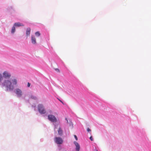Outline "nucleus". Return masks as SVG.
Masks as SVG:
<instances>
[{
  "mask_svg": "<svg viewBox=\"0 0 151 151\" xmlns=\"http://www.w3.org/2000/svg\"><path fill=\"white\" fill-rule=\"evenodd\" d=\"M31 29L30 28H27V29L26 31V34L27 36H29V35Z\"/></svg>",
  "mask_w": 151,
  "mask_h": 151,
  "instance_id": "obj_10",
  "label": "nucleus"
},
{
  "mask_svg": "<svg viewBox=\"0 0 151 151\" xmlns=\"http://www.w3.org/2000/svg\"><path fill=\"white\" fill-rule=\"evenodd\" d=\"M17 81L16 79L12 80L6 79L1 83L2 87H5L7 91H12L14 88V85L17 84Z\"/></svg>",
  "mask_w": 151,
  "mask_h": 151,
  "instance_id": "obj_1",
  "label": "nucleus"
},
{
  "mask_svg": "<svg viewBox=\"0 0 151 151\" xmlns=\"http://www.w3.org/2000/svg\"><path fill=\"white\" fill-rule=\"evenodd\" d=\"M15 31V27L14 25L12 27V30H11V32L12 33H14Z\"/></svg>",
  "mask_w": 151,
  "mask_h": 151,
  "instance_id": "obj_12",
  "label": "nucleus"
},
{
  "mask_svg": "<svg viewBox=\"0 0 151 151\" xmlns=\"http://www.w3.org/2000/svg\"><path fill=\"white\" fill-rule=\"evenodd\" d=\"M74 143L75 144L76 146V151H79L80 150V147L79 144L76 141H74Z\"/></svg>",
  "mask_w": 151,
  "mask_h": 151,
  "instance_id": "obj_7",
  "label": "nucleus"
},
{
  "mask_svg": "<svg viewBox=\"0 0 151 151\" xmlns=\"http://www.w3.org/2000/svg\"><path fill=\"white\" fill-rule=\"evenodd\" d=\"M54 141L56 143L59 145L62 144L63 142V140L60 137H55V138Z\"/></svg>",
  "mask_w": 151,
  "mask_h": 151,
  "instance_id": "obj_2",
  "label": "nucleus"
},
{
  "mask_svg": "<svg viewBox=\"0 0 151 151\" xmlns=\"http://www.w3.org/2000/svg\"><path fill=\"white\" fill-rule=\"evenodd\" d=\"M3 78V76L2 74L0 73V82L2 80Z\"/></svg>",
  "mask_w": 151,
  "mask_h": 151,
  "instance_id": "obj_14",
  "label": "nucleus"
},
{
  "mask_svg": "<svg viewBox=\"0 0 151 151\" xmlns=\"http://www.w3.org/2000/svg\"><path fill=\"white\" fill-rule=\"evenodd\" d=\"M31 41L32 43L35 44L36 43V39L34 36L32 35L31 36Z\"/></svg>",
  "mask_w": 151,
  "mask_h": 151,
  "instance_id": "obj_9",
  "label": "nucleus"
},
{
  "mask_svg": "<svg viewBox=\"0 0 151 151\" xmlns=\"http://www.w3.org/2000/svg\"><path fill=\"white\" fill-rule=\"evenodd\" d=\"M55 70L58 72H60L59 70L58 69H56Z\"/></svg>",
  "mask_w": 151,
  "mask_h": 151,
  "instance_id": "obj_19",
  "label": "nucleus"
},
{
  "mask_svg": "<svg viewBox=\"0 0 151 151\" xmlns=\"http://www.w3.org/2000/svg\"><path fill=\"white\" fill-rule=\"evenodd\" d=\"M90 139H91V141H93V139L92 137V136H91L90 137Z\"/></svg>",
  "mask_w": 151,
  "mask_h": 151,
  "instance_id": "obj_16",
  "label": "nucleus"
},
{
  "mask_svg": "<svg viewBox=\"0 0 151 151\" xmlns=\"http://www.w3.org/2000/svg\"><path fill=\"white\" fill-rule=\"evenodd\" d=\"M38 109L39 112L40 114H44L45 113V111L42 105L40 104L38 106Z\"/></svg>",
  "mask_w": 151,
  "mask_h": 151,
  "instance_id": "obj_3",
  "label": "nucleus"
},
{
  "mask_svg": "<svg viewBox=\"0 0 151 151\" xmlns=\"http://www.w3.org/2000/svg\"><path fill=\"white\" fill-rule=\"evenodd\" d=\"M48 119L52 122H56L57 119L55 116L52 115H49L48 116Z\"/></svg>",
  "mask_w": 151,
  "mask_h": 151,
  "instance_id": "obj_4",
  "label": "nucleus"
},
{
  "mask_svg": "<svg viewBox=\"0 0 151 151\" xmlns=\"http://www.w3.org/2000/svg\"><path fill=\"white\" fill-rule=\"evenodd\" d=\"M58 133L60 135H61L63 133L62 130L60 128H59L58 130Z\"/></svg>",
  "mask_w": 151,
  "mask_h": 151,
  "instance_id": "obj_11",
  "label": "nucleus"
},
{
  "mask_svg": "<svg viewBox=\"0 0 151 151\" xmlns=\"http://www.w3.org/2000/svg\"><path fill=\"white\" fill-rule=\"evenodd\" d=\"M30 86V84L29 83H27V86L28 87H29Z\"/></svg>",
  "mask_w": 151,
  "mask_h": 151,
  "instance_id": "obj_18",
  "label": "nucleus"
},
{
  "mask_svg": "<svg viewBox=\"0 0 151 151\" xmlns=\"http://www.w3.org/2000/svg\"><path fill=\"white\" fill-rule=\"evenodd\" d=\"M15 92L18 97H21L22 93V91L19 88H17L15 91Z\"/></svg>",
  "mask_w": 151,
  "mask_h": 151,
  "instance_id": "obj_5",
  "label": "nucleus"
},
{
  "mask_svg": "<svg viewBox=\"0 0 151 151\" xmlns=\"http://www.w3.org/2000/svg\"><path fill=\"white\" fill-rule=\"evenodd\" d=\"M59 100L61 102H62V103H63V102H62V101L60 100V99H59Z\"/></svg>",
  "mask_w": 151,
  "mask_h": 151,
  "instance_id": "obj_20",
  "label": "nucleus"
},
{
  "mask_svg": "<svg viewBox=\"0 0 151 151\" xmlns=\"http://www.w3.org/2000/svg\"><path fill=\"white\" fill-rule=\"evenodd\" d=\"M74 137L75 138L76 140H78V138H77V136L76 135H74Z\"/></svg>",
  "mask_w": 151,
  "mask_h": 151,
  "instance_id": "obj_15",
  "label": "nucleus"
},
{
  "mask_svg": "<svg viewBox=\"0 0 151 151\" xmlns=\"http://www.w3.org/2000/svg\"><path fill=\"white\" fill-rule=\"evenodd\" d=\"M14 25L15 27H19L20 26H24V25L22 23H20V22L15 23Z\"/></svg>",
  "mask_w": 151,
  "mask_h": 151,
  "instance_id": "obj_8",
  "label": "nucleus"
},
{
  "mask_svg": "<svg viewBox=\"0 0 151 151\" xmlns=\"http://www.w3.org/2000/svg\"><path fill=\"white\" fill-rule=\"evenodd\" d=\"M3 76L4 77L6 78H9L11 77V75L8 72L5 71L3 73Z\"/></svg>",
  "mask_w": 151,
  "mask_h": 151,
  "instance_id": "obj_6",
  "label": "nucleus"
},
{
  "mask_svg": "<svg viewBox=\"0 0 151 151\" xmlns=\"http://www.w3.org/2000/svg\"><path fill=\"white\" fill-rule=\"evenodd\" d=\"M35 35L37 37L39 36L40 35V33L39 32H37L35 33Z\"/></svg>",
  "mask_w": 151,
  "mask_h": 151,
  "instance_id": "obj_13",
  "label": "nucleus"
},
{
  "mask_svg": "<svg viewBox=\"0 0 151 151\" xmlns=\"http://www.w3.org/2000/svg\"><path fill=\"white\" fill-rule=\"evenodd\" d=\"M65 119H66V120H67V122H68V120H67V119L66 118H65Z\"/></svg>",
  "mask_w": 151,
  "mask_h": 151,
  "instance_id": "obj_21",
  "label": "nucleus"
},
{
  "mask_svg": "<svg viewBox=\"0 0 151 151\" xmlns=\"http://www.w3.org/2000/svg\"><path fill=\"white\" fill-rule=\"evenodd\" d=\"M87 131L88 132L91 131V130L89 128H88L87 129Z\"/></svg>",
  "mask_w": 151,
  "mask_h": 151,
  "instance_id": "obj_17",
  "label": "nucleus"
}]
</instances>
